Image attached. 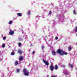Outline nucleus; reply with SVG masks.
Segmentation results:
<instances>
[{
	"mask_svg": "<svg viewBox=\"0 0 77 77\" xmlns=\"http://www.w3.org/2000/svg\"><path fill=\"white\" fill-rule=\"evenodd\" d=\"M55 39H56V40L58 39V37H56L55 38Z\"/></svg>",
	"mask_w": 77,
	"mask_h": 77,
	"instance_id": "nucleus-25",
	"label": "nucleus"
},
{
	"mask_svg": "<svg viewBox=\"0 0 77 77\" xmlns=\"http://www.w3.org/2000/svg\"><path fill=\"white\" fill-rule=\"evenodd\" d=\"M69 65H70V67H71V68L73 66V65H72V64H70V63H69Z\"/></svg>",
	"mask_w": 77,
	"mask_h": 77,
	"instance_id": "nucleus-16",
	"label": "nucleus"
},
{
	"mask_svg": "<svg viewBox=\"0 0 77 77\" xmlns=\"http://www.w3.org/2000/svg\"><path fill=\"white\" fill-rule=\"evenodd\" d=\"M52 12H51V11H50L49 13V14H50V15H51V14H52Z\"/></svg>",
	"mask_w": 77,
	"mask_h": 77,
	"instance_id": "nucleus-24",
	"label": "nucleus"
},
{
	"mask_svg": "<svg viewBox=\"0 0 77 77\" xmlns=\"http://www.w3.org/2000/svg\"><path fill=\"white\" fill-rule=\"evenodd\" d=\"M72 49V48L71 47H69L68 48V50H69V51H70V50H71Z\"/></svg>",
	"mask_w": 77,
	"mask_h": 77,
	"instance_id": "nucleus-14",
	"label": "nucleus"
},
{
	"mask_svg": "<svg viewBox=\"0 0 77 77\" xmlns=\"http://www.w3.org/2000/svg\"><path fill=\"white\" fill-rule=\"evenodd\" d=\"M17 52L20 54H22V51H21V50H18Z\"/></svg>",
	"mask_w": 77,
	"mask_h": 77,
	"instance_id": "nucleus-6",
	"label": "nucleus"
},
{
	"mask_svg": "<svg viewBox=\"0 0 77 77\" xmlns=\"http://www.w3.org/2000/svg\"><path fill=\"white\" fill-rule=\"evenodd\" d=\"M44 48V46H43L42 47V49H43Z\"/></svg>",
	"mask_w": 77,
	"mask_h": 77,
	"instance_id": "nucleus-27",
	"label": "nucleus"
},
{
	"mask_svg": "<svg viewBox=\"0 0 77 77\" xmlns=\"http://www.w3.org/2000/svg\"><path fill=\"white\" fill-rule=\"evenodd\" d=\"M27 14L28 15H30V11H29L28 12H27Z\"/></svg>",
	"mask_w": 77,
	"mask_h": 77,
	"instance_id": "nucleus-18",
	"label": "nucleus"
},
{
	"mask_svg": "<svg viewBox=\"0 0 77 77\" xmlns=\"http://www.w3.org/2000/svg\"><path fill=\"white\" fill-rule=\"evenodd\" d=\"M14 32L13 31L11 30L9 32V35H12L14 34Z\"/></svg>",
	"mask_w": 77,
	"mask_h": 77,
	"instance_id": "nucleus-5",
	"label": "nucleus"
},
{
	"mask_svg": "<svg viewBox=\"0 0 77 77\" xmlns=\"http://www.w3.org/2000/svg\"><path fill=\"white\" fill-rule=\"evenodd\" d=\"M49 68L51 71H53V69H54V66L53 65H51L49 67Z\"/></svg>",
	"mask_w": 77,
	"mask_h": 77,
	"instance_id": "nucleus-3",
	"label": "nucleus"
},
{
	"mask_svg": "<svg viewBox=\"0 0 77 77\" xmlns=\"http://www.w3.org/2000/svg\"><path fill=\"white\" fill-rule=\"evenodd\" d=\"M57 53L58 54H60L61 56H63V54L66 55L68 54V53L66 52H64L63 50L60 49H58L57 51Z\"/></svg>",
	"mask_w": 77,
	"mask_h": 77,
	"instance_id": "nucleus-1",
	"label": "nucleus"
},
{
	"mask_svg": "<svg viewBox=\"0 0 77 77\" xmlns=\"http://www.w3.org/2000/svg\"><path fill=\"white\" fill-rule=\"evenodd\" d=\"M43 62L46 65H49V63L48 61H47L45 60H43Z\"/></svg>",
	"mask_w": 77,
	"mask_h": 77,
	"instance_id": "nucleus-4",
	"label": "nucleus"
},
{
	"mask_svg": "<svg viewBox=\"0 0 77 77\" xmlns=\"http://www.w3.org/2000/svg\"><path fill=\"white\" fill-rule=\"evenodd\" d=\"M32 54H35V51H33L32 52Z\"/></svg>",
	"mask_w": 77,
	"mask_h": 77,
	"instance_id": "nucleus-28",
	"label": "nucleus"
},
{
	"mask_svg": "<svg viewBox=\"0 0 77 77\" xmlns=\"http://www.w3.org/2000/svg\"><path fill=\"white\" fill-rule=\"evenodd\" d=\"M65 74H68V72H67V71H66Z\"/></svg>",
	"mask_w": 77,
	"mask_h": 77,
	"instance_id": "nucleus-23",
	"label": "nucleus"
},
{
	"mask_svg": "<svg viewBox=\"0 0 77 77\" xmlns=\"http://www.w3.org/2000/svg\"><path fill=\"white\" fill-rule=\"evenodd\" d=\"M23 72L25 75H26L28 76L29 75V72L27 71V69H24L23 70Z\"/></svg>",
	"mask_w": 77,
	"mask_h": 77,
	"instance_id": "nucleus-2",
	"label": "nucleus"
},
{
	"mask_svg": "<svg viewBox=\"0 0 77 77\" xmlns=\"http://www.w3.org/2000/svg\"><path fill=\"white\" fill-rule=\"evenodd\" d=\"M52 54L54 56H55L56 55V52H55L54 51H52Z\"/></svg>",
	"mask_w": 77,
	"mask_h": 77,
	"instance_id": "nucleus-10",
	"label": "nucleus"
},
{
	"mask_svg": "<svg viewBox=\"0 0 77 77\" xmlns=\"http://www.w3.org/2000/svg\"><path fill=\"white\" fill-rule=\"evenodd\" d=\"M6 39V37H4L3 38V39L4 40V39Z\"/></svg>",
	"mask_w": 77,
	"mask_h": 77,
	"instance_id": "nucleus-26",
	"label": "nucleus"
},
{
	"mask_svg": "<svg viewBox=\"0 0 77 77\" xmlns=\"http://www.w3.org/2000/svg\"><path fill=\"white\" fill-rule=\"evenodd\" d=\"M18 61L17 60L15 61L14 62V64L15 65V66H17V65H18Z\"/></svg>",
	"mask_w": 77,
	"mask_h": 77,
	"instance_id": "nucleus-7",
	"label": "nucleus"
},
{
	"mask_svg": "<svg viewBox=\"0 0 77 77\" xmlns=\"http://www.w3.org/2000/svg\"><path fill=\"white\" fill-rule=\"evenodd\" d=\"M23 59V56H21L20 57V58H19V60L21 61Z\"/></svg>",
	"mask_w": 77,
	"mask_h": 77,
	"instance_id": "nucleus-9",
	"label": "nucleus"
},
{
	"mask_svg": "<svg viewBox=\"0 0 77 77\" xmlns=\"http://www.w3.org/2000/svg\"><path fill=\"white\" fill-rule=\"evenodd\" d=\"M12 21H10L9 22L8 24H12Z\"/></svg>",
	"mask_w": 77,
	"mask_h": 77,
	"instance_id": "nucleus-15",
	"label": "nucleus"
},
{
	"mask_svg": "<svg viewBox=\"0 0 77 77\" xmlns=\"http://www.w3.org/2000/svg\"><path fill=\"white\" fill-rule=\"evenodd\" d=\"M73 30H74V31H75V32H77V26H76L75 28V29Z\"/></svg>",
	"mask_w": 77,
	"mask_h": 77,
	"instance_id": "nucleus-11",
	"label": "nucleus"
},
{
	"mask_svg": "<svg viewBox=\"0 0 77 77\" xmlns=\"http://www.w3.org/2000/svg\"><path fill=\"white\" fill-rule=\"evenodd\" d=\"M11 55H13L15 54V53L14 52H12L11 54Z\"/></svg>",
	"mask_w": 77,
	"mask_h": 77,
	"instance_id": "nucleus-19",
	"label": "nucleus"
},
{
	"mask_svg": "<svg viewBox=\"0 0 77 77\" xmlns=\"http://www.w3.org/2000/svg\"><path fill=\"white\" fill-rule=\"evenodd\" d=\"M61 67H62V68H65V65H62L61 66Z\"/></svg>",
	"mask_w": 77,
	"mask_h": 77,
	"instance_id": "nucleus-21",
	"label": "nucleus"
},
{
	"mask_svg": "<svg viewBox=\"0 0 77 77\" xmlns=\"http://www.w3.org/2000/svg\"><path fill=\"white\" fill-rule=\"evenodd\" d=\"M2 47L3 48H4V47H5V44L2 45Z\"/></svg>",
	"mask_w": 77,
	"mask_h": 77,
	"instance_id": "nucleus-20",
	"label": "nucleus"
},
{
	"mask_svg": "<svg viewBox=\"0 0 77 77\" xmlns=\"http://www.w3.org/2000/svg\"><path fill=\"white\" fill-rule=\"evenodd\" d=\"M73 14L74 15H76L77 14V12H76V11L75 10H74L73 11Z\"/></svg>",
	"mask_w": 77,
	"mask_h": 77,
	"instance_id": "nucleus-12",
	"label": "nucleus"
},
{
	"mask_svg": "<svg viewBox=\"0 0 77 77\" xmlns=\"http://www.w3.org/2000/svg\"><path fill=\"white\" fill-rule=\"evenodd\" d=\"M17 72H20V69H17Z\"/></svg>",
	"mask_w": 77,
	"mask_h": 77,
	"instance_id": "nucleus-22",
	"label": "nucleus"
},
{
	"mask_svg": "<svg viewBox=\"0 0 77 77\" xmlns=\"http://www.w3.org/2000/svg\"><path fill=\"white\" fill-rule=\"evenodd\" d=\"M54 69L56 70H57V69H58V66L56 64L54 67Z\"/></svg>",
	"mask_w": 77,
	"mask_h": 77,
	"instance_id": "nucleus-8",
	"label": "nucleus"
},
{
	"mask_svg": "<svg viewBox=\"0 0 77 77\" xmlns=\"http://www.w3.org/2000/svg\"><path fill=\"white\" fill-rule=\"evenodd\" d=\"M18 45L19 47H20V46H21V43H19L18 44Z\"/></svg>",
	"mask_w": 77,
	"mask_h": 77,
	"instance_id": "nucleus-17",
	"label": "nucleus"
},
{
	"mask_svg": "<svg viewBox=\"0 0 77 77\" xmlns=\"http://www.w3.org/2000/svg\"><path fill=\"white\" fill-rule=\"evenodd\" d=\"M17 15L18 16H19V17H21V16H22V14L21 13H18L17 14Z\"/></svg>",
	"mask_w": 77,
	"mask_h": 77,
	"instance_id": "nucleus-13",
	"label": "nucleus"
},
{
	"mask_svg": "<svg viewBox=\"0 0 77 77\" xmlns=\"http://www.w3.org/2000/svg\"><path fill=\"white\" fill-rule=\"evenodd\" d=\"M51 77H56V76L55 75H52Z\"/></svg>",
	"mask_w": 77,
	"mask_h": 77,
	"instance_id": "nucleus-29",
	"label": "nucleus"
}]
</instances>
